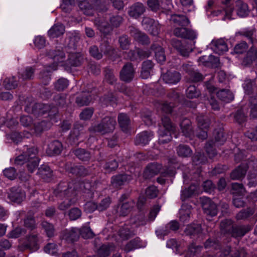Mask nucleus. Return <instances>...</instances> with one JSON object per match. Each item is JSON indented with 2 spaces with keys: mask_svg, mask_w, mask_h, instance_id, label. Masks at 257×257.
<instances>
[{
  "mask_svg": "<svg viewBox=\"0 0 257 257\" xmlns=\"http://www.w3.org/2000/svg\"><path fill=\"white\" fill-rule=\"evenodd\" d=\"M76 185L73 183L60 182L54 191L55 195L63 201L59 203L58 208L60 210H65L76 202Z\"/></svg>",
  "mask_w": 257,
  "mask_h": 257,
  "instance_id": "1",
  "label": "nucleus"
},
{
  "mask_svg": "<svg viewBox=\"0 0 257 257\" xmlns=\"http://www.w3.org/2000/svg\"><path fill=\"white\" fill-rule=\"evenodd\" d=\"M24 110L28 113L40 116L46 113L52 119L58 113L57 107L54 105L36 102L32 97H27L25 101Z\"/></svg>",
  "mask_w": 257,
  "mask_h": 257,
  "instance_id": "2",
  "label": "nucleus"
},
{
  "mask_svg": "<svg viewBox=\"0 0 257 257\" xmlns=\"http://www.w3.org/2000/svg\"><path fill=\"white\" fill-rule=\"evenodd\" d=\"M220 226L222 233L235 238L242 237L252 229L251 225L234 224L232 220L227 219L221 221Z\"/></svg>",
  "mask_w": 257,
  "mask_h": 257,
  "instance_id": "3",
  "label": "nucleus"
},
{
  "mask_svg": "<svg viewBox=\"0 0 257 257\" xmlns=\"http://www.w3.org/2000/svg\"><path fill=\"white\" fill-rule=\"evenodd\" d=\"M162 122L164 130H159L158 142L160 144H164L171 141L172 134L175 132L176 127L171 122L170 118L166 116L162 117Z\"/></svg>",
  "mask_w": 257,
  "mask_h": 257,
  "instance_id": "4",
  "label": "nucleus"
},
{
  "mask_svg": "<svg viewBox=\"0 0 257 257\" xmlns=\"http://www.w3.org/2000/svg\"><path fill=\"white\" fill-rule=\"evenodd\" d=\"M116 122L115 118L111 116H105L97 124L92 125L89 128L91 133H99L102 135L112 133L115 129Z\"/></svg>",
  "mask_w": 257,
  "mask_h": 257,
  "instance_id": "5",
  "label": "nucleus"
},
{
  "mask_svg": "<svg viewBox=\"0 0 257 257\" xmlns=\"http://www.w3.org/2000/svg\"><path fill=\"white\" fill-rule=\"evenodd\" d=\"M214 141L210 140L207 142L205 146V151L208 157L210 159L214 157L217 153L214 147L216 144L221 145L226 140L224 133V130L222 128L215 129L214 132Z\"/></svg>",
  "mask_w": 257,
  "mask_h": 257,
  "instance_id": "6",
  "label": "nucleus"
},
{
  "mask_svg": "<svg viewBox=\"0 0 257 257\" xmlns=\"http://www.w3.org/2000/svg\"><path fill=\"white\" fill-rule=\"evenodd\" d=\"M129 33L134 40L139 44L147 46L151 43L149 36L146 33L133 26L129 27Z\"/></svg>",
  "mask_w": 257,
  "mask_h": 257,
  "instance_id": "7",
  "label": "nucleus"
},
{
  "mask_svg": "<svg viewBox=\"0 0 257 257\" xmlns=\"http://www.w3.org/2000/svg\"><path fill=\"white\" fill-rule=\"evenodd\" d=\"M187 26L177 27L173 30V34L178 38L194 40L196 38L194 31L187 28Z\"/></svg>",
  "mask_w": 257,
  "mask_h": 257,
  "instance_id": "8",
  "label": "nucleus"
},
{
  "mask_svg": "<svg viewBox=\"0 0 257 257\" xmlns=\"http://www.w3.org/2000/svg\"><path fill=\"white\" fill-rule=\"evenodd\" d=\"M198 126L200 132L197 134L198 138L205 140L207 138V130L209 127L210 120L209 119L202 115L198 116L197 117Z\"/></svg>",
  "mask_w": 257,
  "mask_h": 257,
  "instance_id": "9",
  "label": "nucleus"
},
{
  "mask_svg": "<svg viewBox=\"0 0 257 257\" xmlns=\"http://www.w3.org/2000/svg\"><path fill=\"white\" fill-rule=\"evenodd\" d=\"M136 71L132 63H124L119 72L120 80H133L135 78Z\"/></svg>",
  "mask_w": 257,
  "mask_h": 257,
  "instance_id": "10",
  "label": "nucleus"
},
{
  "mask_svg": "<svg viewBox=\"0 0 257 257\" xmlns=\"http://www.w3.org/2000/svg\"><path fill=\"white\" fill-rule=\"evenodd\" d=\"M30 153L29 159L27 161V168L30 173H33L38 167L40 159L37 156L38 150L37 147H32L28 151Z\"/></svg>",
  "mask_w": 257,
  "mask_h": 257,
  "instance_id": "11",
  "label": "nucleus"
},
{
  "mask_svg": "<svg viewBox=\"0 0 257 257\" xmlns=\"http://www.w3.org/2000/svg\"><path fill=\"white\" fill-rule=\"evenodd\" d=\"M168 97L173 102H170L169 103L165 102L163 103L162 106V109L165 113H170L172 111L173 108L179 102L180 95L179 93L174 90H172L168 94Z\"/></svg>",
  "mask_w": 257,
  "mask_h": 257,
  "instance_id": "12",
  "label": "nucleus"
},
{
  "mask_svg": "<svg viewBox=\"0 0 257 257\" xmlns=\"http://www.w3.org/2000/svg\"><path fill=\"white\" fill-rule=\"evenodd\" d=\"M146 12V7L140 2L133 4L128 8L127 14L129 16L134 19H138Z\"/></svg>",
  "mask_w": 257,
  "mask_h": 257,
  "instance_id": "13",
  "label": "nucleus"
},
{
  "mask_svg": "<svg viewBox=\"0 0 257 257\" xmlns=\"http://www.w3.org/2000/svg\"><path fill=\"white\" fill-rule=\"evenodd\" d=\"M38 242V234L32 232L27 236L26 241L24 243V246L26 248L29 249L31 251H36L39 248Z\"/></svg>",
  "mask_w": 257,
  "mask_h": 257,
  "instance_id": "14",
  "label": "nucleus"
},
{
  "mask_svg": "<svg viewBox=\"0 0 257 257\" xmlns=\"http://www.w3.org/2000/svg\"><path fill=\"white\" fill-rule=\"evenodd\" d=\"M162 169V164L154 162L149 164L144 172V177L146 179H150L159 174Z\"/></svg>",
  "mask_w": 257,
  "mask_h": 257,
  "instance_id": "15",
  "label": "nucleus"
},
{
  "mask_svg": "<svg viewBox=\"0 0 257 257\" xmlns=\"http://www.w3.org/2000/svg\"><path fill=\"white\" fill-rule=\"evenodd\" d=\"M171 43L172 47L183 57H188L192 51V49L185 45H183L181 41L178 39H173Z\"/></svg>",
  "mask_w": 257,
  "mask_h": 257,
  "instance_id": "16",
  "label": "nucleus"
},
{
  "mask_svg": "<svg viewBox=\"0 0 257 257\" xmlns=\"http://www.w3.org/2000/svg\"><path fill=\"white\" fill-rule=\"evenodd\" d=\"M202 206L204 213L207 215L214 216L217 213L216 205L209 198H204L202 203Z\"/></svg>",
  "mask_w": 257,
  "mask_h": 257,
  "instance_id": "17",
  "label": "nucleus"
},
{
  "mask_svg": "<svg viewBox=\"0 0 257 257\" xmlns=\"http://www.w3.org/2000/svg\"><path fill=\"white\" fill-rule=\"evenodd\" d=\"M154 134L151 131H144L137 136L135 140L136 145L144 146L148 144L149 141L153 138Z\"/></svg>",
  "mask_w": 257,
  "mask_h": 257,
  "instance_id": "18",
  "label": "nucleus"
},
{
  "mask_svg": "<svg viewBox=\"0 0 257 257\" xmlns=\"http://www.w3.org/2000/svg\"><path fill=\"white\" fill-rule=\"evenodd\" d=\"M78 6L82 13L87 16H92L94 12V5L91 0H84L79 3Z\"/></svg>",
  "mask_w": 257,
  "mask_h": 257,
  "instance_id": "19",
  "label": "nucleus"
},
{
  "mask_svg": "<svg viewBox=\"0 0 257 257\" xmlns=\"http://www.w3.org/2000/svg\"><path fill=\"white\" fill-rule=\"evenodd\" d=\"M62 148V143L59 141L55 140L49 144L46 153L50 156L58 155L61 153Z\"/></svg>",
  "mask_w": 257,
  "mask_h": 257,
  "instance_id": "20",
  "label": "nucleus"
},
{
  "mask_svg": "<svg viewBox=\"0 0 257 257\" xmlns=\"http://www.w3.org/2000/svg\"><path fill=\"white\" fill-rule=\"evenodd\" d=\"M234 9L236 14L240 17L246 16L249 12L247 4L242 0H237L235 2Z\"/></svg>",
  "mask_w": 257,
  "mask_h": 257,
  "instance_id": "21",
  "label": "nucleus"
},
{
  "mask_svg": "<svg viewBox=\"0 0 257 257\" xmlns=\"http://www.w3.org/2000/svg\"><path fill=\"white\" fill-rule=\"evenodd\" d=\"M170 21L175 26L180 27L188 26L190 24L189 19L184 15H172L170 18Z\"/></svg>",
  "mask_w": 257,
  "mask_h": 257,
  "instance_id": "22",
  "label": "nucleus"
},
{
  "mask_svg": "<svg viewBox=\"0 0 257 257\" xmlns=\"http://www.w3.org/2000/svg\"><path fill=\"white\" fill-rule=\"evenodd\" d=\"M248 167L246 164H241L233 170L230 173V178L232 180H240L244 178Z\"/></svg>",
  "mask_w": 257,
  "mask_h": 257,
  "instance_id": "23",
  "label": "nucleus"
},
{
  "mask_svg": "<svg viewBox=\"0 0 257 257\" xmlns=\"http://www.w3.org/2000/svg\"><path fill=\"white\" fill-rule=\"evenodd\" d=\"M211 45L213 51L219 54H223L228 50L226 43L222 39L212 41Z\"/></svg>",
  "mask_w": 257,
  "mask_h": 257,
  "instance_id": "24",
  "label": "nucleus"
},
{
  "mask_svg": "<svg viewBox=\"0 0 257 257\" xmlns=\"http://www.w3.org/2000/svg\"><path fill=\"white\" fill-rule=\"evenodd\" d=\"M257 59V50L252 46L247 52L245 56L243 58L242 65L244 66L250 65L253 61Z\"/></svg>",
  "mask_w": 257,
  "mask_h": 257,
  "instance_id": "25",
  "label": "nucleus"
},
{
  "mask_svg": "<svg viewBox=\"0 0 257 257\" xmlns=\"http://www.w3.org/2000/svg\"><path fill=\"white\" fill-rule=\"evenodd\" d=\"M100 49L101 53L103 52L104 54L109 59L114 60L113 55L116 53L115 49L111 46L107 40L104 41L100 45Z\"/></svg>",
  "mask_w": 257,
  "mask_h": 257,
  "instance_id": "26",
  "label": "nucleus"
},
{
  "mask_svg": "<svg viewBox=\"0 0 257 257\" xmlns=\"http://www.w3.org/2000/svg\"><path fill=\"white\" fill-rule=\"evenodd\" d=\"M150 49L154 51L155 57L158 62L162 63L166 61V55L164 49L158 44L153 43Z\"/></svg>",
  "mask_w": 257,
  "mask_h": 257,
  "instance_id": "27",
  "label": "nucleus"
},
{
  "mask_svg": "<svg viewBox=\"0 0 257 257\" xmlns=\"http://www.w3.org/2000/svg\"><path fill=\"white\" fill-rule=\"evenodd\" d=\"M135 204V202L133 200L122 203L117 211V215L123 217L127 216L132 211Z\"/></svg>",
  "mask_w": 257,
  "mask_h": 257,
  "instance_id": "28",
  "label": "nucleus"
},
{
  "mask_svg": "<svg viewBox=\"0 0 257 257\" xmlns=\"http://www.w3.org/2000/svg\"><path fill=\"white\" fill-rule=\"evenodd\" d=\"M83 57L80 53H72L69 54L67 62L71 66L78 67L82 65Z\"/></svg>",
  "mask_w": 257,
  "mask_h": 257,
  "instance_id": "29",
  "label": "nucleus"
},
{
  "mask_svg": "<svg viewBox=\"0 0 257 257\" xmlns=\"http://www.w3.org/2000/svg\"><path fill=\"white\" fill-rule=\"evenodd\" d=\"M182 68L184 71L190 76L193 80H203L205 77L199 72L194 70L190 65L188 64H183Z\"/></svg>",
  "mask_w": 257,
  "mask_h": 257,
  "instance_id": "30",
  "label": "nucleus"
},
{
  "mask_svg": "<svg viewBox=\"0 0 257 257\" xmlns=\"http://www.w3.org/2000/svg\"><path fill=\"white\" fill-rule=\"evenodd\" d=\"M48 55L53 59L54 63L63 62L65 59V54L62 48L50 50Z\"/></svg>",
  "mask_w": 257,
  "mask_h": 257,
  "instance_id": "31",
  "label": "nucleus"
},
{
  "mask_svg": "<svg viewBox=\"0 0 257 257\" xmlns=\"http://www.w3.org/2000/svg\"><path fill=\"white\" fill-rule=\"evenodd\" d=\"M72 153L78 159L83 162H88L91 158L90 152L85 149H75L72 150Z\"/></svg>",
  "mask_w": 257,
  "mask_h": 257,
  "instance_id": "32",
  "label": "nucleus"
},
{
  "mask_svg": "<svg viewBox=\"0 0 257 257\" xmlns=\"http://www.w3.org/2000/svg\"><path fill=\"white\" fill-rule=\"evenodd\" d=\"M65 32V26L61 23L55 24L48 32L50 37L56 38L62 35Z\"/></svg>",
  "mask_w": 257,
  "mask_h": 257,
  "instance_id": "33",
  "label": "nucleus"
},
{
  "mask_svg": "<svg viewBox=\"0 0 257 257\" xmlns=\"http://www.w3.org/2000/svg\"><path fill=\"white\" fill-rule=\"evenodd\" d=\"M118 122L120 127L123 132H126L130 126V119L128 115L124 113H120L118 115Z\"/></svg>",
  "mask_w": 257,
  "mask_h": 257,
  "instance_id": "34",
  "label": "nucleus"
},
{
  "mask_svg": "<svg viewBox=\"0 0 257 257\" xmlns=\"http://www.w3.org/2000/svg\"><path fill=\"white\" fill-rule=\"evenodd\" d=\"M180 127L183 135L190 137L193 134L191 122L188 118H184L180 123Z\"/></svg>",
  "mask_w": 257,
  "mask_h": 257,
  "instance_id": "35",
  "label": "nucleus"
},
{
  "mask_svg": "<svg viewBox=\"0 0 257 257\" xmlns=\"http://www.w3.org/2000/svg\"><path fill=\"white\" fill-rule=\"evenodd\" d=\"M38 174L43 180L48 181L53 176V171L51 168L46 165H42L39 169Z\"/></svg>",
  "mask_w": 257,
  "mask_h": 257,
  "instance_id": "36",
  "label": "nucleus"
},
{
  "mask_svg": "<svg viewBox=\"0 0 257 257\" xmlns=\"http://www.w3.org/2000/svg\"><path fill=\"white\" fill-rule=\"evenodd\" d=\"M217 97L222 101L230 102L234 99L233 93L229 89H222L216 92Z\"/></svg>",
  "mask_w": 257,
  "mask_h": 257,
  "instance_id": "37",
  "label": "nucleus"
},
{
  "mask_svg": "<svg viewBox=\"0 0 257 257\" xmlns=\"http://www.w3.org/2000/svg\"><path fill=\"white\" fill-rule=\"evenodd\" d=\"M62 238L68 242H73L79 238L78 233L74 229L63 230L61 233Z\"/></svg>",
  "mask_w": 257,
  "mask_h": 257,
  "instance_id": "38",
  "label": "nucleus"
},
{
  "mask_svg": "<svg viewBox=\"0 0 257 257\" xmlns=\"http://www.w3.org/2000/svg\"><path fill=\"white\" fill-rule=\"evenodd\" d=\"M30 149V148H28V146H25L23 153L15 159V164L17 165H22L27 163L29 159V158L30 153H28V151Z\"/></svg>",
  "mask_w": 257,
  "mask_h": 257,
  "instance_id": "39",
  "label": "nucleus"
},
{
  "mask_svg": "<svg viewBox=\"0 0 257 257\" xmlns=\"http://www.w3.org/2000/svg\"><path fill=\"white\" fill-rule=\"evenodd\" d=\"M142 246V241L139 237H136L127 243L124 247V250L128 252Z\"/></svg>",
  "mask_w": 257,
  "mask_h": 257,
  "instance_id": "40",
  "label": "nucleus"
},
{
  "mask_svg": "<svg viewBox=\"0 0 257 257\" xmlns=\"http://www.w3.org/2000/svg\"><path fill=\"white\" fill-rule=\"evenodd\" d=\"M176 152L179 156L184 158L190 157L192 154L190 147L184 144H180L176 148Z\"/></svg>",
  "mask_w": 257,
  "mask_h": 257,
  "instance_id": "41",
  "label": "nucleus"
},
{
  "mask_svg": "<svg viewBox=\"0 0 257 257\" xmlns=\"http://www.w3.org/2000/svg\"><path fill=\"white\" fill-rule=\"evenodd\" d=\"M70 172L77 176L84 177L89 174L88 170L83 166H73L71 167Z\"/></svg>",
  "mask_w": 257,
  "mask_h": 257,
  "instance_id": "42",
  "label": "nucleus"
},
{
  "mask_svg": "<svg viewBox=\"0 0 257 257\" xmlns=\"http://www.w3.org/2000/svg\"><path fill=\"white\" fill-rule=\"evenodd\" d=\"M204 65L207 67L216 68L220 67L219 58L212 55L209 56L207 60L203 61Z\"/></svg>",
  "mask_w": 257,
  "mask_h": 257,
  "instance_id": "43",
  "label": "nucleus"
},
{
  "mask_svg": "<svg viewBox=\"0 0 257 257\" xmlns=\"http://www.w3.org/2000/svg\"><path fill=\"white\" fill-rule=\"evenodd\" d=\"M90 101V96L84 93L76 97L75 102L78 106L82 107L89 105Z\"/></svg>",
  "mask_w": 257,
  "mask_h": 257,
  "instance_id": "44",
  "label": "nucleus"
},
{
  "mask_svg": "<svg viewBox=\"0 0 257 257\" xmlns=\"http://www.w3.org/2000/svg\"><path fill=\"white\" fill-rule=\"evenodd\" d=\"M47 124L48 122L46 120L35 122L32 125L33 130H34L33 133L36 135L41 134L43 131L47 129Z\"/></svg>",
  "mask_w": 257,
  "mask_h": 257,
  "instance_id": "45",
  "label": "nucleus"
},
{
  "mask_svg": "<svg viewBox=\"0 0 257 257\" xmlns=\"http://www.w3.org/2000/svg\"><path fill=\"white\" fill-rule=\"evenodd\" d=\"M254 213V210L250 207L245 209H242L235 216L237 220H245L252 215Z\"/></svg>",
  "mask_w": 257,
  "mask_h": 257,
  "instance_id": "46",
  "label": "nucleus"
},
{
  "mask_svg": "<svg viewBox=\"0 0 257 257\" xmlns=\"http://www.w3.org/2000/svg\"><path fill=\"white\" fill-rule=\"evenodd\" d=\"M206 249L218 250L220 249L219 241L216 238H209L206 240L204 244Z\"/></svg>",
  "mask_w": 257,
  "mask_h": 257,
  "instance_id": "47",
  "label": "nucleus"
},
{
  "mask_svg": "<svg viewBox=\"0 0 257 257\" xmlns=\"http://www.w3.org/2000/svg\"><path fill=\"white\" fill-rule=\"evenodd\" d=\"M161 77L163 80H180L181 76L177 71H167L166 73L162 75Z\"/></svg>",
  "mask_w": 257,
  "mask_h": 257,
  "instance_id": "48",
  "label": "nucleus"
},
{
  "mask_svg": "<svg viewBox=\"0 0 257 257\" xmlns=\"http://www.w3.org/2000/svg\"><path fill=\"white\" fill-rule=\"evenodd\" d=\"M41 226L48 237H52L54 236L55 229L53 224L47 221H43L41 222Z\"/></svg>",
  "mask_w": 257,
  "mask_h": 257,
  "instance_id": "49",
  "label": "nucleus"
},
{
  "mask_svg": "<svg viewBox=\"0 0 257 257\" xmlns=\"http://www.w3.org/2000/svg\"><path fill=\"white\" fill-rule=\"evenodd\" d=\"M81 135L80 131L75 127L73 131L71 132L69 137V143L72 145H78L79 144L78 140L80 138V136Z\"/></svg>",
  "mask_w": 257,
  "mask_h": 257,
  "instance_id": "50",
  "label": "nucleus"
},
{
  "mask_svg": "<svg viewBox=\"0 0 257 257\" xmlns=\"http://www.w3.org/2000/svg\"><path fill=\"white\" fill-rule=\"evenodd\" d=\"M198 190V186L195 184H191L188 188L184 189L182 191L181 198L185 200L186 198L191 196L193 194L196 193Z\"/></svg>",
  "mask_w": 257,
  "mask_h": 257,
  "instance_id": "51",
  "label": "nucleus"
},
{
  "mask_svg": "<svg viewBox=\"0 0 257 257\" xmlns=\"http://www.w3.org/2000/svg\"><path fill=\"white\" fill-rule=\"evenodd\" d=\"M126 181V177L122 175H116L111 178V185L115 188L118 189L120 187L123 185Z\"/></svg>",
  "mask_w": 257,
  "mask_h": 257,
  "instance_id": "52",
  "label": "nucleus"
},
{
  "mask_svg": "<svg viewBox=\"0 0 257 257\" xmlns=\"http://www.w3.org/2000/svg\"><path fill=\"white\" fill-rule=\"evenodd\" d=\"M134 235V232L126 226H122L118 230V235L124 240L128 239Z\"/></svg>",
  "mask_w": 257,
  "mask_h": 257,
  "instance_id": "53",
  "label": "nucleus"
},
{
  "mask_svg": "<svg viewBox=\"0 0 257 257\" xmlns=\"http://www.w3.org/2000/svg\"><path fill=\"white\" fill-rule=\"evenodd\" d=\"M159 193L158 188L155 185H151L148 187L145 190V196L149 199H154L156 198Z\"/></svg>",
  "mask_w": 257,
  "mask_h": 257,
  "instance_id": "54",
  "label": "nucleus"
},
{
  "mask_svg": "<svg viewBox=\"0 0 257 257\" xmlns=\"http://www.w3.org/2000/svg\"><path fill=\"white\" fill-rule=\"evenodd\" d=\"M250 116L253 118H257V95L250 98Z\"/></svg>",
  "mask_w": 257,
  "mask_h": 257,
  "instance_id": "55",
  "label": "nucleus"
},
{
  "mask_svg": "<svg viewBox=\"0 0 257 257\" xmlns=\"http://www.w3.org/2000/svg\"><path fill=\"white\" fill-rule=\"evenodd\" d=\"M201 227L199 224H192L187 226L185 232L187 235H194L201 232Z\"/></svg>",
  "mask_w": 257,
  "mask_h": 257,
  "instance_id": "56",
  "label": "nucleus"
},
{
  "mask_svg": "<svg viewBox=\"0 0 257 257\" xmlns=\"http://www.w3.org/2000/svg\"><path fill=\"white\" fill-rule=\"evenodd\" d=\"M248 48V45L245 41H241L235 45L234 47V53L236 54H242L246 52Z\"/></svg>",
  "mask_w": 257,
  "mask_h": 257,
  "instance_id": "57",
  "label": "nucleus"
},
{
  "mask_svg": "<svg viewBox=\"0 0 257 257\" xmlns=\"http://www.w3.org/2000/svg\"><path fill=\"white\" fill-rule=\"evenodd\" d=\"M119 47L122 50H127L131 45L130 39L126 35H123L118 38Z\"/></svg>",
  "mask_w": 257,
  "mask_h": 257,
  "instance_id": "58",
  "label": "nucleus"
},
{
  "mask_svg": "<svg viewBox=\"0 0 257 257\" xmlns=\"http://www.w3.org/2000/svg\"><path fill=\"white\" fill-rule=\"evenodd\" d=\"M103 75L104 79L106 80H114L116 79L114 70L109 66L105 67L103 68Z\"/></svg>",
  "mask_w": 257,
  "mask_h": 257,
  "instance_id": "59",
  "label": "nucleus"
},
{
  "mask_svg": "<svg viewBox=\"0 0 257 257\" xmlns=\"http://www.w3.org/2000/svg\"><path fill=\"white\" fill-rule=\"evenodd\" d=\"M35 68L34 67H28L26 68L24 72L21 74V78L24 80L33 79Z\"/></svg>",
  "mask_w": 257,
  "mask_h": 257,
  "instance_id": "60",
  "label": "nucleus"
},
{
  "mask_svg": "<svg viewBox=\"0 0 257 257\" xmlns=\"http://www.w3.org/2000/svg\"><path fill=\"white\" fill-rule=\"evenodd\" d=\"M207 161L206 157L201 153H195L192 157V162L195 165L204 164Z\"/></svg>",
  "mask_w": 257,
  "mask_h": 257,
  "instance_id": "61",
  "label": "nucleus"
},
{
  "mask_svg": "<svg viewBox=\"0 0 257 257\" xmlns=\"http://www.w3.org/2000/svg\"><path fill=\"white\" fill-rule=\"evenodd\" d=\"M232 190V194L234 195L240 196L243 194L244 188L241 183H233L231 185Z\"/></svg>",
  "mask_w": 257,
  "mask_h": 257,
  "instance_id": "62",
  "label": "nucleus"
},
{
  "mask_svg": "<svg viewBox=\"0 0 257 257\" xmlns=\"http://www.w3.org/2000/svg\"><path fill=\"white\" fill-rule=\"evenodd\" d=\"M23 195L19 191H14L13 188L9 195V197L11 201L14 202L20 203L23 200Z\"/></svg>",
  "mask_w": 257,
  "mask_h": 257,
  "instance_id": "63",
  "label": "nucleus"
},
{
  "mask_svg": "<svg viewBox=\"0 0 257 257\" xmlns=\"http://www.w3.org/2000/svg\"><path fill=\"white\" fill-rule=\"evenodd\" d=\"M147 5L149 9L154 12L160 11L161 8L159 0H147Z\"/></svg>",
  "mask_w": 257,
  "mask_h": 257,
  "instance_id": "64",
  "label": "nucleus"
}]
</instances>
